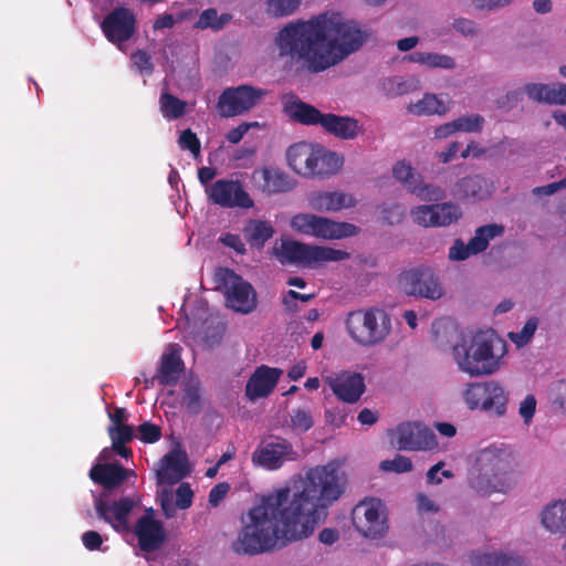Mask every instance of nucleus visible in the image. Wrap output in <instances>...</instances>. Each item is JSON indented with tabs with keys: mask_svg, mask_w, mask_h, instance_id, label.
Here are the masks:
<instances>
[{
	"mask_svg": "<svg viewBox=\"0 0 566 566\" xmlns=\"http://www.w3.org/2000/svg\"><path fill=\"white\" fill-rule=\"evenodd\" d=\"M346 479L337 464L328 462L306 471L293 488L262 495L242 515V527L232 548L237 554L259 555L311 536L324 523L328 509L345 492Z\"/></svg>",
	"mask_w": 566,
	"mask_h": 566,
	"instance_id": "obj_1",
	"label": "nucleus"
},
{
	"mask_svg": "<svg viewBox=\"0 0 566 566\" xmlns=\"http://www.w3.org/2000/svg\"><path fill=\"white\" fill-rule=\"evenodd\" d=\"M370 33L340 12L327 11L286 24L276 34L277 55L302 61L314 73L333 67L359 51Z\"/></svg>",
	"mask_w": 566,
	"mask_h": 566,
	"instance_id": "obj_2",
	"label": "nucleus"
},
{
	"mask_svg": "<svg viewBox=\"0 0 566 566\" xmlns=\"http://www.w3.org/2000/svg\"><path fill=\"white\" fill-rule=\"evenodd\" d=\"M493 332H478L463 337L453 347V356L459 368L471 376L490 375L499 368V357L493 352Z\"/></svg>",
	"mask_w": 566,
	"mask_h": 566,
	"instance_id": "obj_3",
	"label": "nucleus"
},
{
	"mask_svg": "<svg viewBox=\"0 0 566 566\" xmlns=\"http://www.w3.org/2000/svg\"><path fill=\"white\" fill-rule=\"evenodd\" d=\"M272 252L283 264H296L311 269L349 259V253L345 250L327 245L307 244L289 238L276 240Z\"/></svg>",
	"mask_w": 566,
	"mask_h": 566,
	"instance_id": "obj_4",
	"label": "nucleus"
},
{
	"mask_svg": "<svg viewBox=\"0 0 566 566\" xmlns=\"http://www.w3.org/2000/svg\"><path fill=\"white\" fill-rule=\"evenodd\" d=\"M345 326L355 343L364 347H374L389 336L391 318L384 308L370 306L349 312Z\"/></svg>",
	"mask_w": 566,
	"mask_h": 566,
	"instance_id": "obj_5",
	"label": "nucleus"
},
{
	"mask_svg": "<svg viewBox=\"0 0 566 566\" xmlns=\"http://www.w3.org/2000/svg\"><path fill=\"white\" fill-rule=\"evenodd\" d=\"M290 227L298 234L324 241L347 239L359 233V228L353 223L312 212H298L292 216Z\"/></svg>",
	"mask_w": 566,
	"mask_h": 566,
	"instance_id": "obj_6",
	"label": "nucleus"
},
{
	"mask_svg": "<svg viewBox=\"0 0 566 566\" xmlns=\"http://www.w3.org/2000/svg\"><path fill=\"white\" fill-rule=\"evenodd\" d=\"M463 399L469 409L501 418L506 415L509 391L495 380L472 382L463 391Z\"/></svg>",
	"mask_w": 566,
	"mask_h": 566,
	"instance_id": "obj_7",
	"label": "nucleus"
},
{
	"mask_svg": "<svg viewBox=\"0 0 566 566\" xmlns=\"http://www.w3.org/2000/svg\"><path fill=\"white\" fill-rule=\"evenodd\" d=\"M356 530L367 538H382L388 532L386 506L379 499H365L359 502L353 512Z\"/></svg>",
	"mask_w": 566,
	"mask_h": 566,
	"instance_id": "obj_8",
	"label": "nucleus"
},
{
	"mask_svg": "<svg viewBox=\"0 0 566 566\" xmlns=\"http://www.w3.org/2000/svg\"><path fill=\"white\" fill-rule=\"evenodd\" d=\"M297 452L285 438L275 436L270 440L261 441L252 452L251 461L254 467L268 471L281 469L286 462L295 461Z\"/></svg>",
	"mask_w": 566,
	"mask_h": 566,
	"instance_id": "obj_9",
	"label": "nucleus"
},
{
	"mask_svg": "<svg viewBox=\"0 0 566 566\" xmlns=\"http://www.w3.org/2000/svg\"><path fill=\"white\" fill-rule=\"evenodd\" d=\"M266 91L251 85H240L226 88L217 103V111L221 117H234L242 115L256 106Z\"/></svg>",
	"mask_w": 566,
	"mask_h": 566,
	"instance_id": "obj_10",
	"label": "nucleus"
},
{
	"mask_svg": "<svg viewBox=\"0 0 566 566\" xmlns=\"http://www.w3.org/2000/svg\"><path fill=\"white\" fill-rule=\"evenodd\" d=\"M134 534L138 547L145 553L158 551L167 539L164 523L155 517L153 507L146 509L145 513L136 521Z\"/></svg>",
	"mask_w": 566,
	"mask_h": 566,
	"instance_id": "obj_11",
	"label": "nucleus"
},
{
	"mask_svg": "<svg viewBox=\"0 0 566 566\" xmlns=\"http://www.w3.org/2000/svg\"><path fill=\"white\" fill-rule=\"evenodd\" d=\"M101 28L106 39L124 51V43L135 33L136 18L132 10L117 8L105 17Z\"/></svg>",
	"mask_w": 566,
	"mask_h": 566,
	"instance_id": "obj_12",
	"label": "nucleus"
},
{
	"mask_svg": "<svg viewBox=\"0 0 566 566\" xmlns=\"http://www.w3.org/2000/svg\"><path fill=\"white\" fill-rule=\"evenodd\" d=\"M208 197L226 208L250 209L254 202L239 180L220 179L207 188Z\"/></svg>",
	"mask_w": 566,
	"mask_h": 566,
	"instance_id": "obj_13",
	"label": "nucleus"
},
{
	"mask_svg": "<svg viewBox=\"0 0 566 566\" xmlns=\"http://www.w3.org/2000/svg\"><path fill=\"white\" fill-rule=\"evenodd\" d=\"M250 180L254 189L266 196L292 191L296 185L293 178L275 166H263L254 169Z\"/></svg>",
	"mask_w": 566,
	"mask_h": 566,
	"instance_id": "obj_14",
	"label": "nucleus"
},
{
	"mask_svg": "<svg viewBox=\"0 0 566 566\" xmlns=\"http://www.w3.org/2000/svg\"><path fill=\"white\" fill-rule=\"evenodd\" d=\"M395 436L399 450H432L438 446L433 431L417 422L400 423L395 430Z\"/></svg>",
	"mask_w": 566,
	"mask_h": 566,
	"instance_id": "obj_15",
	"label": "nucleus"
},
{
	"mask_svg": "<svg viewBox=\"0 0 566 566\" xmlns=\"http://www.w3.org/2000/svg\"><path fill=\"white\" fill-rule=\"evenodd\" d=\"M475 465L496 480H502L505 483V489L511 488L512 482L509 474L512 471V459L506 450L496 447L485 448L479 452Z\"/></svg>",
	"mask_w": 566,
	"mask_h": 566,
	"instance_id": "obj_16",
	"label": "nucleus"
},
{
	"mask_svg": "<svg viewBox=\"0 0 566 566\" xmlns=\"http://www.w3.org/2000/svg\"><path fill=\"white\" fill-rule=\"evenodd\" d=\"M333 394L343 402H357L366 390L361 374L344 370L326 378Z\"/></svg>",
	"mask_w": 566,
	"mask_h": 566,
	"instance_id": "obj_17",
	"label": "nucleus"
},
{
	"mask_svg": "<svg viewBox=\"0 0 566 566\" xmlns=\"http://www.w3.org/2000/svg\"><path fill=\"white\" fill-rule=\"evenodd\" d=\"M307 203L317 212L336 213L354 208L357 205V199L353 193L340 190H318L307 196Z\"/></svg>",
	"mask_w": 566,
	"mask_h": 566,
	"instance_id": "obj_18",
	"label": "nucleus"
},
{
	"mask_svg": "<svg viewBox=\"0 0 566 566\" xmlns=\"http://www.w3.org/2000/svg\"><path fill=\"white\" fill-rule=\"evenodd\" d=\"M317 145L308 142L291 145L286 150L287 166L301 177L314 178Z\"/></svg>",
	"mask_w": 566,
	"mask_h": 566,
	"instance_id": "obj_19",
	"label": "nucleus"
},
{
	"mask_svg": "<svg viewBox=\"0 0 566 566\" xmlns=\"http://www.w3.org/2000/svg\"><path fill=\"white\" fill-rule=\"evenodd\" d=\"M282 370L269 367L266 365L259 366L250 376L245 385V396L250 400L269 396L275 388Z\"/></svg>",
	"mask_w": 566,
	"mask_h": 566,
	"instance_id": "obj_20",
	"label": "nucleus"
},
{
	"mask_svg": "<svg viewBox=\"0 0 566 566\" xmlns=\"http://www.w3.org/2000/svg\"><path fill=\"white\" fill-rule=\"evenodd\" d=\"M452 101L447 94L424 93L421 98L410 102L406 109L413 116H444L451 109Z\"/></svg>",
	"mask_w": 566,
	"mask_h": 566,
	"instance_id": "obj_21",
	"label": "nucleus"
},
{
	"mask_svg": "<svg viewBox=\"0 0 566 566\" xmlns=\"http://www.w3.org/2000/svg\"><path fill=\"white\" fill-rule=\"evenodd\" d=\"M189 474L188 459L184 451H170L161 459V468L157 472L158 483L175 484Z\"/></svg>",
	"mask_w": 566,
	"mask_h": 566,
	"instance_id": "obj_22",
	"label": "nucleus"
},
{
	"mask_svg": "<svg viewBox=\"0 0 566 566\" xmlns=\"http://www.w3.org/2000/svg\"><path fill=\"white\" fill-rule=\"evenodd\" d=\"M224 287L227 306L234 312L249 314L256 307V293L253 285H217L216 290Z\"/></svg>",
	"mask_w": 566,
	"mask_h": 566,
	"instance_id": "obj_23",
	"label": "nucleus"
},
{
	"mask_svg": "<svg viewBox=\"0 0 566 566\" xmlns=\"http://www.w3.org/2000/svg\"><path fill=\"white\" fill-rule=\"evenodd\" d=\"M491 182L482 176H469L460 179L452 189V195L460 200L480 201L492 193Z\"/></svg>",
	"mask_w": 566,
	"mask_h": 566,
	"instance_id": "obj_24",
	"label": "nucleus"
},
{
	"mask_svg": "<svg viewBox=\"0 0 566 566\" xmlns=\"http://www.w3.org/2000/svg\"><path fill=\"white\" fill-rule=\"evenodd\" d=\"M184 371V361L180 353L174 345L168 353H164L154 377L163 386H176Z\"/></svg>",
	"mask_w": 566,
	"mask_h": 566,
	"instance_id": "obj_25",
	"label": "nucleus"
},
{
	"mask_svg": "<svg viewBox=\"0 0 566 566\" xmlns=\"http://www.w3.org/2000/svg\"><path fill=\"white\" fill-rule=\"evenodd\" d=\"M322 128L337 138L352 140L363 133L359 122L349 116L325 114Z\"/></svg>",
	"mask_w": 566,
	"mask_h": 566,
	"instance_id": "obj_26",
	"label": "nucleus"
},
{
	"mask_svg": "<svg viewBox=\"0 0 566 566\" xmlns=\"http://www.w3.org/2000/svg\"><path fill=\"white\" fill-rule=\"evenodd\" d=\"M129 472L118 463H98L90 470V478L94 483L103 485L105 490H113L127 479Z\"/></svg>",
	"mask_w": 566,
	"mask_h": 566,
	"instance_id": "obj_27",
	"label": "nucleus"
},
{
	"mask_svg": "<svg viewBox=\"0 0 566 566\" xmlns=\"http://www.w3.org/2000/svg\"><path fill=\"white\" fill-rule=\"evenodd\" d=\"M405 60L428 70L451 71L457 67V62L453 56L433 51H415L408 54Z\"/></svg>",
	"mask_w": 566,
	"mask_h": 566,
	"instance_id": "obj_28",
	"label": "nucleus"
},
{
	"mask_svg": "<svg viewBox=\"0 0 566 566\" xmlns=\"http://www.w3.org/2000/svg\"><path fill=\"white\" fill-rule=\"evenodd\" d=\"M468 482L470 488L482 496H490L493 493H506L505 483L496 480L490 473L483 472L478 465L470 471Z\"/></svg>",
	"mask_w": 566,
	"mask_h": 566,
	"instance_id": "obj_29",
	"label": "nucleus"
},
{
	"mask_svg": "<svg viewBox=\"0 0 566 566\" xmlns=\"http://www.w3.org/2000/svg\"><path fill=\"white\" fill-rule=\"evenodd\" d=\"M284 109L286 114L305 125H319L322 127L324 115L314 106L302 102L298 98L291 97L285 102Z\"/></svg>",
	"mask_w": 566,
	"mask_h": 566,
	"instance_id": "obj_30",
	"label": "nucleus"
},
{
	"mask_svg": "<svg viewBox=\"0 0 566 566\" xmlns=\"http://www.w3.org/2000/svg\"><path fill=\"white\" fill-rule=\"evenodd\" d=\"M543 526L552 533H566V500H557L542 511Z\"/></svg>",
	"mask_w": 566,
	"mask_h": 566,
	"instance_id": "obj_31",
	"label": "nucleus"
},
{
	"mask_svg": "<svg viewBox=\"0 0 566 566\" xmlns=\"http://www.w3.org/2000/svg\"><path fill=\"white\" fill-rule=\"evenodd\" d=\"M315 165L314 177H328L337 174L342 169L344 165V157L318 144Z\"/></svg>",
	"mask_w": 566,
	"mask_h": 566,
	"instance_id": "obj_32",
	"label": "nucleus"
},
{
	"mask_svg": "<svg viewBox=\"0 0 566 566\" xmlns=\"http://www.w3.org/2000/svg\"><path fill=\"white\" fill-rule=\"evenodd\" d=\"M470 560L473 566H527L523 558L503 553L472 554Z\"/></svg>",
	"mask_w": 566,
	"mask_h": 566,
	"instance_id": "obj_33",
	"label": "nucleus"
},
{
	"mask_svg": "<svg viewBox=\"0 0 566 566\" xmlns=\"http://www.w3.org/2000/svg\"><path fill=\"white\" fill-rule=\"evenodd\" d=\"M135 506L134 500L130 497H120L112 504V523L111 526L119 533L129 531V514Z\"/></svg>",
	"mask_w": 566,
	"mask_h": 566,
	"instance_id": "obj_34",
	"label": "nucleus"
},
{
	"mask_svg": "<svg viewBox=\"0 0 566 566\" xmlns=\"http://www.w3.org/2000/svg\"><path fill=\"white\" fill-rule=\"evenodd\" d=\"M355 264L359 272L358 279L366 281H378L386 279L387 269L384 264H380L375 256H358L355 259Z\"/></svg>",
	"mask_w": 566,
	"mask_h": 566,
	"instance_id": "obj_35",
	"label": "nucleus"
},
{
	"mask_svg": "<svg viewBox=\"0 0 566 566\" xmlns=\"http://www.w3.org/2000/svg\"><path fill=\"white\" fill-rule=\"evenodd\" d=\"M392 176L410 193L416 189L422 178L421 174L407 160H399L394 165Z\"/></svg>",
	"mask_w": 566,
	"mask_h": 566,
	"instance_id": "obj_36",
	"label": "nucleus"
},
{
	"mask_svg": "<svg viewBox=\"0 0 566 566\" xmlns=\"http://www.w3.org/2000/svg\"><path fill=\"white\" fill-rule=\"evenodd\" d=\"M273 234L274 229L268 221L250 220L244 228L245 238L252 245L258 248L263 247Z\"/></svg>",
	"mask_w": 566,
	"mask_h": 566,
	"instance_id": "obj_37",
	"label": "nucleus"
},
{
	"mask_svg": "<svg viewBox=\"0 0 566 566\" xmlns=\"http://www.w3.org/2000/svg\"><path fill=\"white\" fill-rule=\"evenodd\" d=\"M462 216L460 207L452 202L433 203V228L448 227Z\"/></svg>",
	"mask_w": 566,
	"mask_h": 566,
	"instance_id": "obj_38",
	"label": "nucleus"
},
{
	"mask_svg": "<svg viewBox=\"0 0 566 566\" xmlns=\"http://www.w3.org/2000/svg\"><path fill=\"white\" fill-rule=\"evenodd\" d=\"M502 232L503 227L501 226L488 224L480 227L475 231L474 237L469 241L471 250L475 254L484 251L488 248L490 240L494 239L497 235H501Z\"/></svg>",
	"mask_w": 566,
	"mask_h": 566,
	"instance_id": "obj_39",
	"label": "nucleus"
},
{
	"mask_svg": "<svg viewBox=\"0 0 566 566\" xmlns=\"http://www.w3.org/2000/svg\"><path fill=\"white\" fill-rule=\"evenodd\" d=\"M523 94L533 101L549 103V84L527 83L521 90L510 92L507 98L517 101Z\"/></svg>",
	"mask_w": 566,
	"mask_h": 566,
	"instance_id": "obj_40",
	"label": "nucleus"
},
{
	"mask_svg": "<svg viewBox=\"0 0 566 566\" xmlns=\"http://www.w3.org/2000/svg\"><path fill=\"white\" fill-rule=\"evenodd\" d=\"M186 102L169 93H163L159 98L160 112L169 120L180 118L186 112Z\"/></svg>",
	"mask_w": 566,
	"mask_h": 566,
	"instance_id": "obj_41",
	"label": "nucleus"
},
{
	"mask_svg": "<svg viewBox=\"0 0 566 566\" xmlns=\"http://www.w3.org/2000/svg\"><path fill=\"white\" fill-rule=\"evenodd\" d=\"M227 329V324L219 318H210L205 323L203 342L205 344L213 348L219 346L222 342Z\"/></svg>",
	"mask_w": 566,
	"mask_h": 566,
	"instance_id": "obj_42",
	"label": "nucleus"
},
{
	"mask_svg": "<svg viewBox=\"0 0 566 566\" xmlns=\"http://www.w3.org/2000/svg\"><path fill=\"white\" fill-rule=\"evenodd\" d=\"M231 20V15L229 13L218 14L216 9H207L205 10L198 21L196 22V28L198 29H212L220 30Z\"/></svg>",
	"mask_w": 566,
	"mask_h": 566,
	"instance_id": "obj_43",
	"label": "nucleus"
},
{
	"mask_svg": "<svg viewBox=\"0 0 566 566\" xmlns=\"http://www.w3.org/2000/svg\"><path fill=\"white\" fill-rule=\"evenodd\" d=\"M403 293L416 300L436 301L444 295L443 285H405Z\"/></svg>",
	"mask_w": 566,
	"mask_h": 566,
	"instance_id": "obj_44",
	"label": "nucleus"
},
{
	"mask_svg": "<svg viewBox=\"0 0 566 566\" xmlns=\"http://www.w3.org/2000/svg\"><path fill=\"white\" fill-rule=\"evenodd\" d=\"M434 280V271L426 265L410 268L400 274L402 283H432Z\"/></svg>",
	"mask_w": 566,
	"mask_h": 566,
	"instance_id": "obj_45",
	"label": "nucleus"
},
{
	"mask_svg": "<svg viewBox=\"0 0 566 566\" xmlns=\"http://www.w3.org/2000/svg\"><path fill=\"white\" fill-rule=\"evenodd\" d=\"M381 88L389 96H401L412 92L415 87L411 81L394 76L385 78L381 82Z\"/></svg>",
	"mask_w": 566,
	"mask_h": 566,
	"instance_id": "obj_46",
	"label": "nucleus"
},
{
	"mask_svg": "<svg viewBox=\"0 0 566 566\" xmlns=\"http://www.w3.org/2000/svg\"><path fill=\"white\" fill-rule=\"evenodd\" d=\"M301 0H268L265 11L269 15L281 18L295 12Z\"/></svg>",
	"mask_w": 566,
	"mask_h": 566,
	"instance_id": "obj_47",
	"label": "nucleus"
},
{
	"mask_svg": "<svg viewBox=\"0 0 566 566\" xmlns=\"http://www.w3.org/2000/svg\"><path fill=\"white\" fill-rule=\"evenodd\" d=\"M411 193L417 196L420 200L434 201L436 203L446 196L441 187L433 184H426L423 178H421V181Z\"/></svg>",
	"mask_w": 566,
	"mask_h": 566,
	"instance_id": "obj_48",
	"label": "nucleus"
},
{
	"mask_svg": "<svg viewBox=\"0 0 566 566\" xmlns=\"http://www.w3.org/2000/svg\"><path fill=\"white\" fill-rule=\"evenodd\" d=\"M184 402L187 411L191 415H198L202 410L201 389L199 384H189L185 388Z\"/></svg>",
	"mask_w": 566,
	"mask_h": 566,
	"instance_id": "obj_49",
	"label": "nucleus"
},
{
	"mask_svg": "<svg viewBox=\"0 0 566 566\" xmlns=\"http://www.w3.org/2000/svg\"><path fill=\"white\" fill-rule=\"evenodd\" d=\"M453 120L457 133H480L484 125V118L479 114L463 115Z\"/></svg>",
	"mask_w": 566,
	"mask_h": 566,
	"instance_id": "obj_50",
	"label": "nucleus"
},
{
	"mask_svg": "<svg viewBox=\"0 0 566 566\" xmlns=\"http://www.w3.org/2000/svg\"><path fill=\"white\" fill-rule=\"evenodd\" d=\"M290 427L297 432H306L314 426V420L310 410L297 408L291 413Z\"/></svg>",
	"mask_w": 566,
	"mask_h": 566,
	"instance_id": "obj_51",
	"label": "nucleus"
},
{
	"mask_svg": "<svg viewBox=\"0 0 566 566\" xmlns=\"http://www.w3.org/2000/svg\"><path fill=\"white\" fill-rule=\"evenodd\" d=\"M413 223L423 228H433V205H419L410 210Z\"/></svg>",
	"mask_w": 566,
	"mask_h": 566,
	"instance_id": "obj_52",
	"label": "nucleus"
},
{
	"mask_svg": "<svg viewBox=\"0 0 566 566\" xmlns=\"http://www.w3.org/2000/svg\"><path fill=\"white\" fill-rule=\"evenodd\" d=\"M380 469L386 472L406 473L412 470V462L408 457L396 454L391 460L381 461Z\"/></svg>",
	"mask_w": 566,
	"mask_h": 566,
	"instance_id": "obj_53",
	"label": "nucleus"
},
{
	"mask_svg": "<svg viewBox=\"0 0 566 566\" xmlns=\"http://www.w3.org/2000/svg\"><path fill=\"white\" fill-rule=\"evenodd\" d=\"M536 328H537V318L532 317L525 323V325L523 326V328L520 332L510 333V338L515 345H517L518 347H522L531 340Z\"/></svg>",
	"mask_w": 566,
	"mask_h": 566,
	"instance_id": "obj_54",
	"label": "nucleus"
},
{
	"mask_svg": "<svg viewBox=\"0 0 566 566\" xmlns=\"http://www.w3.org/2000/svg\"><path fill=\"white\" fill-rule=\"evenodd\" d=\"M138 438L144 443H155L161 438V429L159 426L149 421L143 422L137 427Z\"/></svg>",
	"mask_w": 566,
	"mask_h": 566,
	"instance_id": "obj_55",
	"label": "nucleus"
},
{
	"mask_svg": "<svg viewBox=\"0 0 566 566\" xmlns=\"http://www.w3.org/2000/svg\"><path fill=\"white\" fill-rule=\"evenodd\" d=\"M178 143L180 148L189 150L193 157L199 156L200 142L190 129H186L180 134Z\"/></svg>",
	"mask_w": 566,
	"mask_h": 566,
	"instance_id": "obj_56",
	"label": "nucleus"
},
{
	"mask_svg": "<svg viewBox=\"0 0 566 566\" xmlns=\"http://www.w3.org/2000/svg\"><path fill=\"white\" fill-rule=\"evenodd\" d=\"M193 492L190 484L181 483L176 490V505L180 510H187L192 505Z\"/></svg>",
	"mask_w": 566,
	"mask_h": 566,
	"instance_id": "obj_57",
	"label": "nucleus"
},
{
	"mask_svg": "<svg viewBox=\"0 0 566 566\" xmlns=\"http://www.w3.org/2000/svg\"><path fill=\"white\" fill-rule=\"evenodd\" d=\"M108 436L112 441H118V442H130L134 437V428L133 426L125 424V426H112L108 428Z\"/></svg>",
	"mask_w": 566,
	"mask_h": 566,
	"instance_id": "obj_58",
	"label": "nucleus"
},
{
	"mask_svg": "<svg viewBox=\"0 0 566 566\" xmlns=\"http://www.w3.org/2000/svg\"><path fill=\"white\" fill-rule=\"evenodd\" d=\"M474 254L470 243L465 244L462 240H455L449 250V258L454 261H463Z\"/></svg>",
	"mask_w": 566,
	"mask_h": 566,
	"instance_id": "obj_59",
	"label": "nucleus"
},
{
	"mask_svg": "<svg viewBox=\"0 0 566 566\" xmlns=\"http://www.w3.org/2000/svg\"><path fill=\"white\" fill-rule=\"evenodd\" d=\"M452 27L458 33L464 36H474L479 33L476 23L467 18L454 19Z\"/></svg>",
	"mask_w": 566,
	"mask_h": 566,
	"instance_id": "obj_60",
	"label": "nucleus"
},
{
	"mask_svg": "<svg viewBox=\"0 0 566 566\" xmlns=\"http://www.w3.org/2000/svg\"><path fill=\"white\" fill-rule=\"evenodd\" d=\"M515 0H471V4L479 11H495L505 8Z\"/></svg>",
	"mask_w": 566,
	"mask_h": 566,
	"instance_id": "obj_61",
	"label": "nucleus"
},
{
	"mask_svg": "<svg viewBox=\"0 0 566 566\" xmlns=\"http://www.w3.org/2000/svg\"><path fill=\"white\" fill-rule=\"evenodd\" d=\"M536 410V399L533 395H527L520 403L518 413L523 418L524 423L528 424Z\"/></svg>",
	"mask_w": 566,
	"mask_h": 566,
	"instance_id": "obj_62",
	"label": "nucleus"
},
{
	"mask_svg": "<svg viewBox=\"0 0 566 566\" xmlns=\"http://www.w3.org/2000/svg\"><path fill=\"white\" fill-rule=\"evenodd\" d=\"M405 209L399 205H391L382 210V218L389 224H397L402 221Z\"/></svg>",
	"mask_w": 566,
	"mask_h": 566,
	"instance_id": "obj_63",
	"label": "nucleus"
},
{
	"mask_svg": "<svg viewBox=\"0 0 566 566\" xmlns=\"http://www.w3.org/2000/svg\"><path fill=\"white\" fill-rule=\"evenodd\" d=\"M549 103L548 104H566V85L549 84Z\"/></svg>",
	"mask_w": 566,
	"mask_h": 566,
	"instance_id": "obj_64",
	"label": "nucleus"
}]
</instances>
